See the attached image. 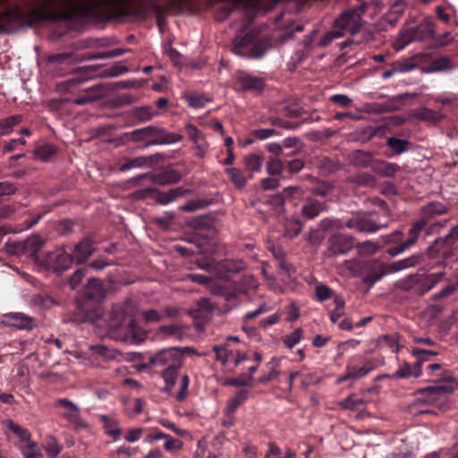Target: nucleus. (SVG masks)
Returning <instances> with one entry per match:
<instances>
[{
    "mask_svg": "<svg viewBox=\"0 0 458 458\" xmlns=\"http://www.w3.org/2000/svg\"><path fill=\"white\" fill-rule=\"evenodd\" d=\"M388 273H390L388 265L374 262L364 276L363 283L372 286Z\"/></svg>",
    "mask_w": 458,
    "mask_h": 458,
    "instance_id": "obj_28",
    "label": "nucleus"
},
{
    "mask_svg": "<svg viewBox=\"0 0 458 458\" xmlns=\"http://www.w3.org/2000/svg\"><path fill=\"white\" fill-rule=\"evenodd\" d=\"M117 337L123 341L131 339L133 344H140L147 338V331L138 324L135 317H132L126 328Z\"/></svg>",
    "mask_w": 458,
    "mask_h": 458,
    "instance_id": "obj_24",
    "label": "nucleus"
},
{
    "mask_svg": "<svg viewBox=\"0 0 458 458\" xmlns=\"http://www.w3.org/2000/svg\"><path fill=\"white\" fill-rule=\"evenodd\" d=\"M285 171L291 174L299 173L304 167V161L300 158L284 162Z\"/></svg>",
    "mask_w": 458,
    "mask_h": 458,
    "instance_id": "obj_63",
    "label": "nucleus"
},
{
    "mask_svg": "<svg viewBox=\"0 0 458 458\" xmlns=\"http://www.w3.org/2000/svg\"><path fill=\"white\" fill-rule=\"evenodd\" d=\"M414 116L420 121L433 124L440 123L445 118V115L442 113L428 107H421L416 110Z\"/></svg>",
    "mask_w": 458,
    "mask_h": 458,
    "instance_id": "obj_33",
    "label": "nucleus"
},
{
    "mask_svg": "<svg viewBox=\"0 0 458 458\" xmlns=\"http://www.w3.org/2000/svg\"><path fill=\"white\" fill-rule=\"evenodd\" d=\"M231 51L247 58H260L267 51V42L258 37L254 30L238 32L231 45Z\"/></svg>",
    "mask_w": 458,
    "mask_h": 458,
    "instance_id": "obj_5",
    "label": "nucleus"
},
{
    "mask_svg": "<svg viewBox=\"0 0 458 458\" xmlns=\"http://www.w3.org/2000/svg\"><path fill=\"white\" fill-rule=\"evenodd\" d=\"M263 160L262 154L252 153L244 157L243 165L245 169L250 172H259L262 167Z\"/></svg>",
    "mask_w": 458,
    "mask_h": 458,
    "instance_id": "obj_42",
    "label": "nucleus"
},
{
    "mask_svg": "<svg viewBox=\"0 0 458 458\" xmlns=\"http://www.w3.org/2000/svg\"><path fill=\"white\" fill-rule=\"evenodd\" d=\"M353 240L352 236L343 233L331 235L327 240V255L328 257L346 255L353 248Z\"/></svg>",
    "mask_w": 458,
    "mask_h": 458,
    "instance_id": "obj_16",
    "label": "nucleus"
},
{
    "mask_svg": "<svg viewBox=\"0 0 458 458\" xmlns=\"http://www.w3.org/2000/svg\"><path fill=\"white\" fill-rule=\"evenodd\" d=\"M267 170L270 175H278L285 171L284 163L278 158H271L267 164Z\"/></svg>",
    "mask_w": 458,
    "mask_h": 458,
    "instance_id": "obj_57",
    "label": "nucleus"
},
{
    "mask_svg": "<svg viewBox=\"0 0 458 458\" xmlns=\"http://www.w3.org/2000/svg\"><path fill=\"white\" fill-rule=\"evenodd\" d=\"M30 303L33 306L41 308V309H49L58 302L52 295L47 293L42 292L32 295L30 299Z\"/></svg>",
    "mask_w": 458,
    "mask_h": 458,
    "instance_id": "obj_35",
    "label": "nucleus"
},
{
    "mask_svg": "<svg viewBox=\"0 0 458 458\" xmlns=\"http://www.w3.org/2000/svg\"><path fill=\"white\" fill-rule=\"evenodd\" d=\"M99 418L104 425L105 432L116 440L122 435L118 421L106 415H100Z\"/></svg>",
    "mask_w": 458,
    "mask_h": 458,
    "instance_id": "obj_39",
    "label": "nucleus"
},
{
    "mask_svg": "<svg viewBox=\"0 0 458 458\" xmlns=\"http://www.w3.org/2000/svg\"><path fill=\"white\" fill-rule=\"evenodd\" d=\"M156 114V112L152 107L148 106L134 107L131 110V117L137 121V123H146L150 121Z\"/></svg>",
    "mask_w": 458,
    "mask_h": 458,
    "instance_id": "obj_38",
    "label": "nucleus"
},
{
    "mask_svg": "<svg viewBox=\"0 0 458 458\" xmlns=\"http://www.w3.org/2000/svg\"><path fill=\"white\" fill-rule=\"evenodd\" d=\"M21 448L25 458H40L42 456L40 448L34 441L27 442Z\"/></svg>",
    "mask_w": 458,
    "mask_h": 458,
    "instance_id": "obj_50",
    "label": "nucleus"
},
{
    "mask_svg": "<svg viewBox=\"0 0 458 458\" xmlns=\"http://www.w3.org/2000/svg\"><path fill=\"white\" fill-rule=\"evenodd\" d=\"M444 276V272L433 273L428 276L420 274V279L417 281L416 295L422 296L429 292L443 280Z\"/></svg>",
    "mask_w": 458,
    "mask_h": 458,
    "instance_id": "obj_26",
    "label": "nucleus"
},
{
    "mask_svg": "<svg viewBox=\"0 0 458 458\" xmlns=\"http://www.w3.org/2000/svg\"><path fill=\"white\" fill-rule=\"evenodd\" d=\"M3 323L20 330L31 331L35 327V318L22 312H10L4 315Z\"/></svg>",
    "mask_w": 458,
    "mask_h": 458,
    "instance_id": "obj_22",
    "label": "nucleus"
},
{
    "mask_svg": "<svg viewBox=\"0 0 458 458\" xmlns=\"http://www.w3.org/2000/svg\"><path fill=\"white\" fill-rule=\"evenodd\" d=\"M302 334V328L298 327L293 333L283 336L282 341L287 348L293 349L298 343L301 342Z\"/></svg>",
    "mask_w": 458,
    "mask_h": 458,
    "instance_id": "obj_53",
    "label": "nucleus"
},
{
    "mask_svg": "<svg viewBox=\"0 0 458 458\" xmlns=\"http://www.w3.org/2000/svg\"><path fill=\"white\" fill-rule=\"evenodd\" d=\"M410 142L407 140L389 137L386 140V146L391 148L394 154L400 155L408 149Z\"/></svg>",
    "mask_w": 458,
    "mask_h": 458,
    "instance_id": "obj_45",
    "label": "nucleus"
},
{
    "mask_svg": "<svg viewBox=\"0 0 458 458\" xmlns=\"http://www.w3.org/2000/svg\"><path fill=\"white\" fill-rule=\"evenodd\" d=\"M434 34V23L424 20L420 24L405 29L400 34L403 47L412 41H422L430 38Z\"/></svg>",
    "mask_w": 458,
    "mask_h": 458,
    "instance_id": "obj_12",
    "label": "nucleus"
},
{
    "mask_svg": "<svg viewBox=\"0 0 458 458\" xmlns=\"http://www.w3.org/2000/svg\"><path fill=\"white\" fill-rule=\"evenodd\" d=\"M315 294L319 301H325L332 297L333 291L326 284H319L316 287Z\"/></svg>",
    "mask_w": 458,
    "mask_h": 458,
    "instance_id": "obj_64",
    "label": "nucleus"
},
{
    "mask_svg": "<svg viewBox=\"0 0 458 458\" xmlns=\"http://www.w3.org/2000/svg\"><path fill=\"white\" fill-rule=\"evenodd\" d=\"M163 159L164 156L160 153L133 158L125 157L118 163V171L126 172L132 168L152 167Z\"/></svg>",
    "mask_w": 458,
    "mask_h": 458,
    "instance_id": "obj_17",
    "label": "nucleus"
},
{
    "mask_svg": "<svg viewBox=\"0 0 458 458\" xmlns=\"http://www.w3.org/2000/svg\"><path fill=\"white\" fill-rule=\"evenodd\" d=\"M235 89L243 92H261L265 82L260 77L255 76L248 72L238 70L234 73Z\"/></svg>",
    "mask_w": 458,
    "mask_h": 458,
    "instance_id": "obj_14",
    "label": "nucleus"
},
{
    "mask_svg": "<svg viewBox=\"0 0 458 458\" xmlns=\"http://www.w3.org/2000/svg\"><path fill=\"white\" fill-rule=\"evenodd\" d=\"M454 391V387L451 385L420 387L414 392L415 395H420L416 398L415 403L436 405L441 410H445L447 408V402L445 400L442 401V396L451 394Z\"/></svg>",
    "mask_w": 458,
    "mask_h": 458,
    "instance_id": "obj_9",
    "label": "nucleus"
},
{
    "mask_svg": "<svg viewBox=\"0 0 458 458\" xmlns=\"http://www.w3.org/2000/svg\"><path fill=\"white\" fill-rule=\"evenodd\" d=\"M160 333L175 337L181 341L184 337L185 328L179 325H163L158 328Z\"/></svg>",
    "mask_w": 458,
    "mask_h": 458,
    "instance_id": "obj_47",
    "label": "nucleus"
},
{
    "mask_svg": "<svg viewBox=\"0 0 458 458\" xmlns=\"http://www.w3.org/2000/svg\"><path fill=\"white\" fill-rule=\"evenodd\" d=\"M371 368H367L366 366H363L361 368H358L356 366H350L348 365L346 367V370L349 371L348 377H352V379H358L362 377H365L371 371Z\"/></svg>",
    "mask_w": 458,
    "mask_h": 458,
    "instance_id": "obj_62",
    "label": "nucleus"
},
{
    "mask_svg": "<svg viewBox=\"0 0 458 458\" xmlns=\"http://www.w3.org/2000/svg\"><path fill=\"white\" fill-rule=\"evenodd\" d=\"M364 12L363 6L344 12L335 21L333 28L321 38L320 45L327 46L335 38L343 37L345 33L356 34L360 30V16Z\"/></svg>",
    "mask_w": 458,
    "mask_h": 458,
    "instance_id": "obj_4",
    "label": "nucleus"
},
{
    "mask_svg": "<svg viewBox=\"0 0 458 458\" xmlns=\"http://www.w3.org/2000/svg\"><path fill=\"white\" fill-rule=\"evenodd\" d=\"M325 233L318 228L310 229L306 236V241L312 246H318L325 239Z\"/></svg>",
    "mask_w": 458,
    "mask_h": 458,
    "instance_id": "obj_56",
    "label": "nucleus"
},
{
    "mask_svg": "<svg viewBox=\"0 0 458 458\" xmlns=\"http://www.w3.org/2000/svg\"><path fill=\"white\" fill-rule=\"evenodd\" d=\"M44 449L47 455L51 458H56L61 453L62 446L58 444L57 440L54 437H47Z\"/></svg>",
    "mask_w": 458,
    "mask_h": 458,
    "instance_id": "obj_52",
    "label": "nucleus"
},
{
    "mask_svg": "<svg viewBox=\"0 0 458 458\" xmlns=\"http://www.w3.org/2000/svg\"><path fill=\"white\" fill-rule=\"evenodd\" d=\"M216 2L226 3L221 8V15L223 18L228 17L234 10L243 8L245 10H255L261 4L262 0H215ZM174 13H181L186 11H192V0H165L163 4Z\"/></svg>",
    "mask_w": 458,
    "mask_h": 458,
    "instance_id": "obj_6",
    "label": "nucleus"
},
{
    "mask_svg": "<svg viewBox=\"0 0 458 458\" xmlns=\"http://www.w3.org/2000/svg\"><path fill=\"white\" fill-rule=\"evenodd\" d=\"M137 310L136 302L130 297L121 303L114 304L109 310L108 327L114 337H117L123 330L126 318L135 317Z\"/></svg>",
    "mask_w": 458,
    "mask_h": 458,
    "instance_id": "obj_7",
    "label": "nucleus"
},
{
    "mask_svg": "<svg viewBox=\"0 0 458 458\" xmlns=\"http://www.w3.org/2000/svg\"><path fill=\"white\" fill-rule=\"evenodd\" d=\"M23 120L21 114H13L0 120V137L10 134Z\"/></svg>",
    "mask_w": 458,
    "mask_h": 458,
    "instance_id": "obj_36",
    "label": "nucleus"
},
{
    "mask_svg": "<svg viewBox=\"0 0 458 458\" xmlns=\"http://www.w3.org/2000/svg\"><path fill=\"white\" fill-rule=\"evenodd\" d=\"M458 242V225L451 227L445 237H437L426 249L425 253L428 259L441 258L443 262L454 257V246Z\"/></svg>",
    "mask_w": 458,
    "mask_h": 458,
    "instance_id": "obj_8",
    "label": "nucleus"
},
{
    "mask_svg": "<svg viewBox=\"0 0 458 458\" xmlns=\"http://www.w3.org/2000/svg\"><path fill=\"white\" fill-rule=\"evenodd\" d=\"M327 208L324 202H310L302 207L301 211L304 216L309 219H313L325 210Z\"/></svg>",
    "mask_w": 458,
    "mask_h": 458,
    "instance_id": "obj_46",
    "label": "nucleus"
},
{
    "mask_svg": "<svg viewBox=\"0 0 458 458\" xmlns=\"http://www.w3.org/2000/svg\"><path fill=\"white\" fill-rule=\"evenodd\" d=\"M376 159L373 158L371 152L364 150H355L350 155V163L358 168L370 167L373 169Z\"/></svg>",
    "mask_w": 458,
    "mask_h": 458,
    "instance_id": "obj_29",
    "label": "nucleus"
},
{
    "mask_svg": "<svg viewBox=\"0 0 458 458\" xmlns=\"http://www.w3.org/2000/svg\"><path fill=\"white\" fill-rule=\"evenodd\" d=\"M96 251L95 242L90 237H84L80 241L72 250V256L76 264L85 263Z\"/></svg>",
    "mask_w": 458,
    "mask_h": 458,
    "instance_id": "obj_25",
    "label": "nucleus"
},
{
    "mask_svg": "<svg viewBox=\"0 0 458 458\" xmlns=\"http://www.w3.org/2000/svg\"><path fill=\"white\" fill-rule=\"evenodd\" d=\"M183 358L176 347L165 348L157 352L149 358L150 365L164 366L165 368L183 365Z\"/></svg>",
    "mask_w": 458,
    "mask_h": 458,
    "instance_id": "obj_15",
    "label": "nucleus"
},
{
    "mask_svg": "<svg viewBox=\"0 0 458 458\" xmlns=\"http://www.w3.org/2000/svg\"><path fill=\"white\" fill-rule=\"evenodd\" d=\"M56 153V147L50 143L40 145L37 147L34 150L36 157L40 159L41 161H48Z\"/></svg>",
    "mask_w": 458,
    "mask_h": 458,
    "instance_id": "obj_43",
    "label": "nucleus"
},
{
    "mask_svg": "<svg viewBox=\"0 0 458 458\" xmlns=\"http://www.w3.org/2000/svg\"><path fill=\"white\" fill-rule=\"evenodd\" d=\"M106 298V289L99 278L89 279L83 294L76 298V310L72 320L76 323L95 322L102 314L99 304Z\"/></svg>",
    "mask_w": 458,
    "mask_h": 458,
    "instance_id": "obj_2",
    "label": "nucleus"
},
{
    "mask_svg": "<svg viewBox=\"0 0 458 458\" xmlns=\"http://www.w3.org/2000/svg\"><path fill=\"white\" fill-rule=\"evenodd\" d=\"M428 224L422 220L421 218L418 219L414 223L411 224V228L408 232V238L404 241L405 244L411 248L413 246L420 234L423 229L426 227Z\"/></svg>",
    "mask_w": 458,
    "mask_h": 458,
    "instance_id": "obj_37",
    "label": "nucleus"
},
{
    "mask_svg": "<svg viewBox=\"0 0 458 458\" xmlns=\"http://www.w3.org/2000/svg\"><path fill=\"white\" fill-rule=\"evenodd\" d=\"M188 105L193 108L204 107L210 99L205 95L200 93L190 94L186 97Z\"/></svg>",
    "mask_w": 458,
    "mask_h": 458,
    "instance_id": "obj_51",
    "label": "nucleus"
},
{
    "mask_svg": "<svg viewBox=\"0 0 458 458\" xmlns=\"http://www.w3.org/2000/svg\"><path fill=\"white\" fill-rule=\"evenodd\" d=\"M124 138L133 142L144 141L143 148L156 145H169L182 140V135L169 132L165 129L155 125L133 130L124 133Z\"/></svg>",
    "mask_w": 458,
    "mask_h": 458,
    "instance_id": "obj_3",
    "label": "nucleus"
},
{
    "mask_svg": "<svg viewBox=\"0 0 458 458\" xmlns=\"http://www.w3.org/2000/svg\"><path fill=\"white\" fill-rule=\"evenodd\" d=\"M181 174L174 169H165L157 174V181L160 183H175L181 180Z\"/></svg>",
    "mask_w": 458,
    "mask_h": 458,
    "instance_id": "obj_49",
    "label": "nucleus"
},
{
    "mask_svg": "<svg viewBox=\"0 0 458 458\" xmlns=\"http://www.w3.org/2000/svg\"><path fill=\"white\" fill-rule=\"evenodd\" d=\"M26 7L25 27L43 22L82 19H101L108 10L116 19L132 18L145 21L156 15L161 29L165 21L167 8L156 0H23Z\"/></svg>",
    "mask_w": 458,
    "mask_h": 458,
    "instance_id": "obj_1",
    "label": "nucleus"
},
{
    "mask_svg": "<svg viewBox=\"0 0 458 458\" xmlns=\"http://www.w3.org/2000/svg\"><path fill=\"white\" fill-rule=\"evenodd\" d=\"M376 214L373 212L362 215H357L346 222V226L353 229L359 233H376L381 228L386 227L388 221H381L376 218Z\"/></svg>",
    "mask_w": 458,
    "mask_h": 458,
    "instance_id": "obj_11",
    "label": "nucleus"
},
{
    "mask_svg": "<svg viewBox=\"0 0 458 458\" xmlns=\"http://www.w3.org/2000/svg\"><path fill=\"white\" fill-rule=\"evenodd\" d=\"M424 261V254L423 253H416L406 259L393 262L388 265L390 272H398L400 270L413 267Z\"/></svg>",
    "mask_w": 458,
    "mask_h": 458,
    "instance_id": "obj_30",
    "label": "nucleus"
},
{
    "mask_svg": "<svg viewBox=\"0 0 458 458\" xmlns=\"http://www.w3.org/2000/svg\"><path fill=\"white\" fill-rule=\"evenodd\" d=\"M189 385H190V378L187 374H184L181 377V386L180 390L178 391L176 394V400L179 402L184 401L188 394H189Z\"/></svg>",
    "mask_w": 458,
    "mask_h": 458,
    "instance_id": "obj_61",
    "label": "nucleus"
},
{
    "mask_svg": "<svg viewBox=\"0 0 458 458\" xmlns=\"http://www.w3.org/2000/svg\"><path fill=\"white\" fill-rule=\"evenodd\" d=\"M26 7L23 0L0 13V33H9L16 28L25 27Z\"/></svg>",
    "mask_w": 458,
    "mask_h": 458,
    "instance_id": "obj_10",
    "label": "nucleus"
},
{
    "mask_svg": "<svg viewBox=\"0 0 458 458\" xmlns=\"http://www.w3.org/2000/svg\"><path fill=\"white\" fill-rule=\"evenodd\" d=\"M43 244L44 242L39 236L33 235L23 242H18L17 247L23 250V254L30 256L35 262L42 265L46 257V254H39Z\"/></svg>",
    "mask_w": 458,
    "mask_h": 458,
    "instance_id": "obj_19",
    "label": "nucleus"
},
{
    "mask_svg": "<svg viewBox=\"0 0 458 458\" xmlns=\"http://www.w3.org/2000/svg\"><path fill=\"white\" fill-rule=\"evenodd\" d=\"M365 403L362 398H356L353 394L349 395L339 403V405L344 410L355 411Z\"/></svg>",
    "mask_w": 458,
    "mask_h": 458,
    "instance_id": "obj_54",
    "label": "nucleus"
},
{
    "mask_svg": "<svg viewBox=\"0 0 458 458\" xmlns=\"http://www.w3.org/2000/svg\"><path fill=\"white\" fill-rule=\"evenodd\" d=\"M249 398V391L242 389L236 392L235 395L227 403L225 411L229 415L235 412L237 408Z\"/></svg>",
    "mask_w": 458,
    "mask_h": 458,
    "instance_id": "obj_40",
    "label": "nucleus"
},
{
    "mask_svg": "<svg viewBox=\"0 0 458 458\" xmlns=\"http://www.w3.org/2000/svg\"><path fill=\"white\" fill-rule=\"evenodd\" d=\"M450 209V206L442 202H428L427 205L420 209L421 219L427 224L438 216L446 214Z\"/></svg>",
    "mask_w": 458,
    "mask_h": 458,
    "instance_id": "obj_27",
    "label": "nucleus"
},
{
    "mask_svg": "<svg viewBox=\"0 0 458 458\" xmlns=\"http://www.w3.org/2000/svg\"><path fill=\"white\" fill-rule=\"evenodd\" d=\"M355 182L360 186L374 187L377 184V179L369 173H360L355 177Z\"/></svg>",
    "mask_w": 458,
    "mask_h": 458,
    "instance_id": "obj_59",
    "label": "nucleus"
},
{
    "mask_svg": "<svg viewBox=\"0 0 458 458\" xmlns=\"http://www.w3.org/2000/svg\"><path fill=\"white\" fill-rule=\"evenodd\" d=\"M400 170V166L395 163H390L380 159H376L372 171L380 176L394 177L395 173Z\"/></svg>",
    "mask_w": 458,
    "mask_h": 458,
    "instance_id": "obj_32",
    "label": "nucleus"
},
{
    "mask_svg": "<svg viewBox=\"0 0 458 458\" xmlns=\"http://www.w3.org/2000/svg\"><path fill=\"white\" fill-rule=\"evenodd\" d=\"M96 70L91 66L80 67L73 73L74 76L59 84L60 89L72 90L76 86L82 84L94 77Z\"/></svg>",
    "mask_w": 458,
    "mask_h": 458,
    "instance_id": "obj_23",
    "label": "nucleus"
},
{
    "mask_svg": "<svg viewBox=\"0 0 458 458\" xmlns=\"http://www.w3.org/2000/svg\"><path fill=\"white\" fill-rule=\"evenodd\" d=\"M182 366H175L170 368H165L160 371L159 376L163 378L165 382V386L163 388V392L171 394L174 386L176 384L178 372Z\"/></svg>",
    "mask_w": 458,
    "mask_h": 458,
    "instance_id": "obj_31",
    "label": "nucleus"
},
{
    "mask_svg": "<svg viewBox=\"0 0 458 458\" xmlns=\"http://www.w3.org/2000/svg\"><path fill=\"white\" fill-rule=\"evenodd\" d=\"M8 428L20 437L21 441L25 442V444L30 441L31 435L27 428L20 427L18 424L12 420L9 421Z\"/></svg>",
    "mask_w": 458,
    "mask_h": 458,
    "instance_id": "obj_58",
    "label": "nucleus"
},
{
    "mask_svg": "<svg viewBox=\"0 0 458 458\" xmlns=\"http://www.w3.org/2000/svg\"><path fill=\"white\" fill-rule=\"evenodd\" d=\"M420 279V274H411L397 281L396 287L403 292H413L416 294L417 281Z\"/></svg>",
    "mask_w": 458,
    "mask_h": 458,
    "instance_id": "obj_41",
    "label": "nucleus"
},
{
    "mask_svg": "<svg viewBox=\"0 0 458 458\" xmlns=\"http://www.w3.org/2000/svg\"><path fill=\"white\" fill-rule=\"evenodd\" d=\"M73 262H75V259L72 254L59 250L54 252H47L42 265L52 268L56 275H61L70 268Z\"/></svg>",
    "mask_w": 458,
    "mask_h": 458,
    "instance_id": "obj_13",
    "label": "nucleus"
},
{
    "mask_svg": "<svg viewBox=\"0 0 458 458\" xmlns=\"http://www.w3.org/2000/svg\"><path fill=\"white\" fill-rule=\"evenodd\" d=\"M187 191L182 188H174L170 190L169 197L167 199H162L158 196V191L153 187H145L135 191L132 195L135 200H141L146 199H151L153 200H174L175 199L185 196Z\"/></svg>",
    "mask_w": 458,
    "mask_h": 458,
    "instance_id": "obj_21",
    "label": "nucleus"
},
{
    "mask_svg": "<svg viewBox=\"0 0 458 458\" xmlns=\"http://www.w3.org/2000/svg\"><path fill=\"white\" fill-rule=\"evenodd\" d=\"M225 174L228 175L230 181L234 184L235 188H242L247 180L243 173L235 167L227 168Z\"/></svg>",
    "mask_w": 458,
    "mask_h": 458,
    "instance_id": "obj_48",
    "label": "nucleus"
},
{
    "mask_svg": "<svg viewBox=\"0 0 458 458\" xmlns=\"http://www.w3.org/2000/svg\"><path fill=\"white\" fill-rule=\"evenodd\" d=\"M64 418H65L78 428H84L87 427V424L82 420L80 415L79 407H76L75 409L64 413Z\"/></svg>",
    "mask_w": 458,
    "mask_h": 458,
    "instance_id": "obj_55",
    "label": "nucleus"
},
{
    "mask_svg": "<svg viewBox=\"0 0 458 458\" xmlns=\"http://www.w3.org/2000/svg\"><path fill=\"white\" fill-rule=\"evenodd\" d=\"M403 340V337L398 334L394 333L391 335H383L379 336L377 340V345L385 344L387 347L391 348L392 351L397 353L400 349L403 346L401 344V341Z\"/></svg>",
    "mask_w": 458,
    "mask_h": 458,
    "instance_id": "obj_34",
    "label": "nucleus"
},
{
    "mask_svg": "<svg viewBox=\"0 0 458 458\" xmlns=\"http://www.w3.org/2000/svg\"><path fill=\"white\" fill-rule=\"evenodd\" d=\"M216 220L215 215L206 214L190 218L187 221V225L196 231L207 232L208 234L204 235V237L210 238L216 233L215 227Z\"/></svg>",
    "mask_w": 458,
    "mask_h": 458,
    "instance_id": "obj_20",
    "label": "nucleus"
},
{
    "mask_svg": "<svg viewBox=\"0 0 458 458\" xmlns=\"http://www.w3.org/2000/svg\"><path fill=\"white\" fill-rule=\"evenodd\" d=\"M246 269L242 259H223L216 262L215 276L217 279L228 281L232 275Z\"/></svg>",
    "mask_w": 458,
    "mask_h": 458,
    "instance_id": "obj_18",
    "label": "nucleus"
},
{
    "mask_svg": "<svg viewBox=\"0 0 458 458\" xmlns=\"http://www.w3.org/2000/svg\"><path fill=\"white\" fill-rule=\"evenodd\" d=\"M303 224L299 219L288 220L284 225V237L293 239L302 231Z\"/></svg>",
    "mask_w": 458,
    "mask_h": 458,
    "instance_id": "obj_44",
    "label": "nucleus"
},
{
    "mask_svg": "<svg viewBox=\"0 0 458 458\" xmlns=\"http://www.w3.org/2000/svg\"><path fill=\"white\" fill-rule=\"evenodd\" d=\"M87 273V268H78L68 279V284L71 289H76L82 282Z\"/></svg>",
    "mask_w": 458,
    "mask_h": 458,
    "instance_id": "obj_60",
    "label": "nucleus"
}]
</instances>
